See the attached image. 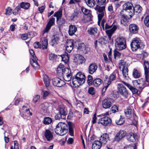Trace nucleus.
Masks as SVG:
<instances>
[{
  "instance_id": "obj_1",
  "label": "nucleus",
  "mask_w": 149,
  "mask_h": 149,
  "mask_svg": "<svg viewBox=\"0 0 149 149\" xmlns=\"http://www.w3.org/2000/svg\"><path fill=\"white\" fill-rule=\"evenodd\" d=\"M95 9L97 12L98 19L97 22L98 24L100 26L101 20L102 19L100 27L103 30H106V33L107 35L109 38L110 39L112 35L118 28V25H113V24L110 25L106 23V20L104 18H103L104 15L105 6H97L95 8Z\"/></svg>"
},
{
  "instance_id": "obj_2",
  "label": "nucleus",
  "mask_w": 149,
  "mask_h": 149,
  "mask_svg": "<svg viewBox=\"0 0 149 149\" xmlns=\"http://www.w3.org/2000/svg\"><path fill=\"white\" fill-rule=\"evenodd\" d=\"M74 127L73 124L71 122H68V124L60 122L56 125L55 132L57 134L61 136L63 135L67 132L68 129L70 135L71 136H73Z\"/></svg>"
},
{
  "instance_id": "obj_3",
  "label": "nucleus",
  "mask_w": 149,
  "mask_h": 149,
  "mask_svg": "<svg viewBox=\"0 0 149 149\" xmlns=\"http://www.w3.org/2000/svg\"><path fill=\"white\" fill-rule=\"evenodd\" d=\"M123 10L120 13V14L121 16L120 22L121 24L126 26L127 25V20L129 19V18L128 16L124 15L123 13V12L125 10L128 13L130 16V18H131L134 15V11L132 9L133 6L131 3L127 2L125 3L123 5Z\"/></svg>"
},
{
  "instance_id": "obj_4",
  "label": "nucleus",
  "mask_w": 149,
  "mask_h": 149,
  "mask_svg": "<svg viewBox=\"0 0 149 149\" xmlns=\"http://www.w3.org/2000/svg\"><path fill=\"white\" fill-rule=\"evenodd\" d=\"M86 77L81 72H78L72 78V82L75 86H78L83 84L85 81Z\"/></svg>"
},
{
  "instance_id": "obj_5",
  "label": "nucleus",
  "mask_w": 149,
  "mask_h": 149,
  "mask_svg": "<svg viewBox=\"0 0 149 149\" xmlns=\"http://www.w3.org/2000/svg\"><path fill=\"white\" fill-rule=\"evenodd\" d=\"M115 46L116 49L121 50L125 49L126 47L125 39L122 37H119L115 40Z\"/></svg>"
},
{
  "instance_id": "obj_6",
  "label": "nucleus",
  "mask_w": 149,
  "mask_h": 149,
  "mask_svg": "<svg viewBox=\"0 0 149 149\" xmlns=\"http://www.w3.org/2000/svg\"><path fill=\"white\" fill-rule=\"evenodd\" d=\"M119 68L120 70H122V72L124 77L125 79L128 78V69L126 63L123 60H120L119 62Z\"/></svg>"
},
{
  "instance_id": "obj_7",
  "label": "nucleus",
  "mask_w": 149,
  "mask_h": 149,
  "mask_svg": "<svg viewBox=\"0 0 149 149\" xmlns=\"http://www.w3.org/2000/svg\"><path fill=\"white\" fill-rule=\"evenodd\" d=\"M143 44L142 42L138 38L133 39L131 44V47L133 51H135L139 48L142 47Z\"/></svg>"
},
{
  "instance_id": "obj_8",
  "label": "nucleus",
  "mask_w": 149,
  "mask_h": 149,
  "mask_svg": "<svg viewBox=\"0 0 149 149\" xmlns=\"http://www.w3.org/2000/svg\"><path fill=\"white\" fill-rule=\"evenodd\" d=\"M146 81L143 78L136 80L133 81L132 83L135 87L142 90L145 86V83Z\"/></svg>"
},
{
  "instance_id": "obj_9",
  "label": "nucleus",
  "mask_w": 149,
  "mask_h": 149,
  "mask_svg": "<svg viewBox=\"0 0 149 149\" xmlns=\"http://www.w3.org/2000/svg\"><path fill=\"white\" fill-rule=\"evenodd\" d=\"M118 92L125 98L127 97L128 92L126 88L122 84H119L117 85Z\"/></svg>"
},
{
  "instance_id": "obj_10",
  "label": "nucleus",
  "mask_w": 149,
  "mask_h": 149,
  "mask_svg": "<svg viewBox=\"0 0 149 149\" xmlns=\"http://www.w3.org/2000/svg\"><path fill=\"white\" fill-rule=\"evenodd\" d=\"M57 72L59 74L62 73V75L72 73L71 70L69 68H65L64 65L61 63H60L58 66Z\"/></svg>"
},
{
  "instance_id": "obj_11",
  "label": "nucleus",
  "mask_w": 149,
  "mask_h": 149,
  "mask_svg": "<svg viewBox=\"0 0 149 149\" xmlns=\"http://www.w3.org/2000/svg\"><path fill=\"white\" fill-rule=\"evenodd\" d=\"M127 134L125 131L121 130L116 134L114 138V141L116 142H119L127 136Z\"/></svg>"
},
{
  "instance_id": "obj_12",
  "label": "nucleus",
  "mask_w": 149,
  "mask_h": 149,
  "mask_svg": "<svg viewBox=\"0 0 149 149\" xmlns=\"http://www.w3.org/2000/svg\"><path fill=\"white\" fill-rule=\"evenodd\" d=\"M66 114L65 109L63 107H61L59 109V112L56 114L55 118L56 120L60 119H65Z\"/></svg>"
},
{
  "instance_id": "obj_13",
  "label": "nucleus",
  "mask_w": 149,
  "mask_h": 149,
  "mask_svg": "<svg viewBox=\"0 0 149 149\" xmlns=\"http://www.w3.org/2000/svg\"><path fill=\"white\" fill-rule=\"evenodd\" d=\"M144 76L145 80L148 83H149V63L148 61H144Z\"/></svg>"
},
{
  "instance_id": "obj_14",
  "label": "nucleus",
  "mask_w": 149,
  "mask_h": 149,
  "mask_svg": "<svg viewBox=\"0 0 149 149\" xmlns=\"http://www.w3.org/2000/svg\"><path fill=\"white\" fill-rule=\"evenodd\" d=\"M113 102V100L111 98H106L102 101V106L105 109L109 108Z\"/></svg>"
},
{
  "instance_id": "obj_15",
  "label": "nucleus",
  "mask_w": 149,
  "mask_h": 149,
  "mask_svg": "<svg viewBox=\"0 0 149 149\" xmlns=\"http://www.w3.org/2000/svg\"><path fill=\"white\" fill-rule=\"evenodd\" d=\"M111 119L107 116H105L99 119L98 124H101L107 126L111 123Z\"/></svg>"
},
{
  "instance_id": "obj_16",
  "label": "nucleus",
  "mask_w": 149,
  "mask_h": 149,
  "mask_svg": "<svg viewBox=\"0 0 149 149\" xmlns=\"http://www.w3.org/2000/svg\"><path fill=\"white\" fill-rule=\"evenodd\" d=\"M88 34L93 37L97 38L99 35V33L96 27H91L88 29Z\"/></svg>"
},
{
  "instance_id": "obj_17",
  "label": "nucleus",
  "mask_w": 149,
  "mask_h": 149,
  "mask_svg": "<svg viewBox=\"0 0 149 149\" xmlns=\"http://www.w3.org/2000/svg\"><path fill=\"white\" fill-rule=\"evenodd\" d=\"M53 85L57 87H61L65 84L64 81L58 78H55L52 80Z\"/></svg>"
},
{
  "instance_id": "obj_18",
  "label": "nucleus",
  "mask_w": 149,
  "mask_h": 149,
  "mask_svg": "<svg viewBox=\"0 0 149 149\" xmlns=\"http://www.w3.org/2000/svg\"><path fill=\"white\" fill-rule=\"evenodd\" d=\"M97 68V66L95 63L90 64L88 68V72L89 74H93L96 72Z\"/></svg>"
},
{
  "instance_id": "obj_19",
  "label": "nucleus",
  "mask_w": 149,
  "mask_h": 149,
  "mask_svg": "<svg viewBox=\"0 0 149 149\" xmlns=\"http://www.w3.org/2000/svg\"><path fill=\"white\" fill-rule=\"evenodd\" d=\"M138 136L132 132L128 133L126 136L127 139L129 141L134 142L137 139Z\"/></svg>"
},
{
  "instance_id": "obj_20",
  "label": "nucleus",
  "mask_w": 149,
  "mask_h": 149,
  "mask_svg": "<svg viewBox=\"0 0 149 149\" xmlns=\"http://www.w3.org/2000/svg\"><path fill=\"white\" fill-rule=\"evenodd\" d=\"M44 136L48 141H50L53 138V133L49 130H46L44 132Z\"/></svg>"
},
{
  "instance_id": "obj_21",
  "label": "nucleus",
  "mask_w": 149,
  "mask_h": 149,
  "mask_svg": "<svg viewBox=\"0 0 149 149\" xmlns=\"http://www.w3.org/2000/svg\"><path fill=\"white\" fill-rule=\"evenodd\" d=\"M139 28L135 24H131L129 26V31L132 33H136L138 31Z\"/></svg>"
},
{
  "instance_id": "obj_22",
  "label": "nucleus",
  "mask_w": 149,
  "mask_h": 149,
  "mask_svg": "<svg viewBox=\"0 0 149 149\" xmlns=\"http://www.w3.org/2000/svg\"><path fill=\"white\" fill-rule=\"evenodd\" d=\"M37 60L38 59L36 57H35L34 59L30 60V62L34 68L36 69H39L40 68V66L37 62Z\"/></svg>"
},
{
  "instance_id": "obj_23",
  "label": "nucleus",
  "mask_w": 149,
  "mask_h": 149,
  "mask_svg": "<svg viewBox=\"0 0 149 149\" xmlns=\"http://www.w3.org/2000/svg\"><path fill=\"white\" fill-rule=\"evenodd\" d=\"M73 47V41L70 40L68 41L66 44V49L67 51L69 53L71 52Z\"/></svg>"
},
{
  "instance_id": "obj_24",
  "label": "nucleus",
  "mask_w": 149,
  "mask_h": 149,
  "mask_svg": "<svg viewBox=\"0 0 149 149\" xmlns=\"http://www.w3.org/2000/svg\"><path fill=\"white\" fill-rule=\"evenodd\" d=\"M125 114L127 117L130 118L134 114V110L131 107H129L124 111Z\"/></svg>"
},
{
  "instance_id": "obj_25",
  "label": "nucleus",
  "mask_w": 149,
  "mask_h": 149,
  "mask_svg": "<svg viewBox=\"0 0 149 149\" xmlns=\"http://www.w3.org/2000/svg\"><path fill=\"white\" fill-rule=\"evenodd\" d=\"M77 30V27L75 25L71 24L69 26L68 33L70 36H72L74 34Z\"/></svg>"
},
{
  "instance_id": "obj_26",
  "label": "nucleus",
  "mask_w": 149,
  "mask_h": 149,
  "mask_svg": "<svg viewBox=\"0 0 149 149\" xmlns=\"http://www.w3.org/2000/svg\"><path fill=\"white\" fill-rule=\"evenodd\" d=\"M102 146L101 141H95L93 143L92 145V149H100Z\"/></svg>"
},
{
  "instance_id": "obj_27",
  "label": "nucleus",
  "mask_w": 149,
  "mask_h": 149,
  "mask_svg": "<svg viewBox=\"0 0 149 149\" xmlns=\"http://www.w3.org/2000/svg\"><path fill=\"white\" fill-rule=\"evenodd\" d=\"M41 111L42 112V113L44 114L47 113L48 111V104L46 103L42 104L41 105Z\"/></svg>"
},
{
  "instance_id": "obj_28",
  "label": "nucleus",
  "mask_w": 149,
  "mask_h": 149,
  "mask_svg": "<svg viewBox=\"0 0 149 149\" xmlns=\"http://www.w3.org/2000/svg\"><path fill=\"white\" fill-rule=\"evenodd\" d=\"M109 135L105 133L102 135L100 138V141L102 143H106L108 139Z\"/></svg>"
},
{
  "instance_id": "obj_29",
  "label": "nucleus",
  "mask_w": 149,
  "mask_h": 149,
  "mask_svg": "<svg viewBox=\"0 0 149 149\" xmlns=\"http://www.w3.org/2000/svg\"><path fill=\"white\" fill-rule=\"evenodd\" d=\"M59 40V38L57 36H54L52 37L51 44L52 46L57 44Z\"/></svg>"
},
{
  "instance_id": "obj_30",
  "label": "nucleus",
  "mask_w": 149,
  "mask_h": 149,
  "mask_svg": "<svg viewBox=\"0 0 149 149\" xmlns=\"http://www.w3.org/2000/svg\"><path fill=\"white\" fill-rule=\"evenodd\" d=\"M75 58L77 59V63L79 64H82L85 61L84 58L79 54H77L76 55Z\"/></svg>"
},
{
  "instance_id": "obj_31",
  "label": "nucleus",
  "mask_w": 149,
  "mask_h": 149,
  "mask_svg": "<svg viewBox=\"0 0 149 149\" xmlns=\"http://www.w3.org/2000/svg\"><path fill=\"white\" fill-rule=\"evenodd\" d=\"M62 61H64L65 63H67L69 60V56L67 52L61 55Z\"/></svg>"
},
{
  "instance_id": "obj_32",
  "label": "nucleus",
  "mask_w": 149,
  "mask_h": 149,
  "mask_svg": "<svg viewBox=\"0 0 149 149\" xmlns=\"http://www.w3.org/2000/svg\"><path fill=\"white\" fill-rule=\"evenodd\" d=\"M132 9L133 10L134 15L135 12L138 13H141L142 11V8L140 5H137L134 7H133Z\"/></svg>"
},
{
  "instance_id": "obj_33",
  "label": "nucleus",
  "mask_w": 149,
  "mask_h": 149,
  "mask_svg": "<svg viewBox=\"0 0 149 149\" xmlns=\"http://www.w3.org/2000/svg\"><path fill=\"white\" fill-rule=\"evenodd\" d=\"M43 81L46 87L49 88L50 80L49 77L46 74L44 75Z\"/></svg>"
},
{
  "instance_id": "obj_34",
  "label": "nucleus",
  "mask_w": 149,
  "mask_h": 149,
  "mask_svg": "<svg viewBox=\"0 0 149 149\" xmlns=\"http://www.w3.org/2000/svg\"><path fill=\"white\" fill-rule=\"evenodd\" d=\"M115 79L116 76L113 73L110 75L109 78H108L107 76H105L104 81H107L108 82H109V83H110V84L111 82L113 80H115Z\"/></svg>"
},
{
  "instance_id": "obj_35",
  "label": "nucleus",
  "mask_w": 149,
  "mask_h": 149,
  "mask_svg": "<svg viewBox=\"0 0 149 149\" xmlns=\"http://www.w3.org/2000/svg\"><path fill=\"white\" fill-rule=\"evenodd\" d=\"M102 81L101 79L97 78L93 80V84L95 86L98 87L102 84Z\"/></svg>"
},
{
  "instance_id": "obj_36",
  "label": "nucleus",
  "mask_w": 149,
  "mask_h": 149,
  "mask_svg": "<svg viewBox=\"0 0 149 149\" xmlns=\"http://www.w3.org/2000/svg\"><path fill=\"white\" fill-rule=\"evenodd\" d=\"M132 75L135 78H139L140 77V72L136 69H134L132 73Z\"/></svg>"
},
{
  "instance_id": "obj_37",
  "label": "nucleus",
  "mask_w": 149,
  "mask_h": 149,
  "mask_svg": "<svg viewBox=\"0 0 149 149\" xmlns=\"http://www.w3.org/2000/svg\"><path fill=\"white\" fill-rule=\"evenodd\" d=\"M20 7L25 9H28L30 6V4L27 2H22L20 3Z\"/></svg>"
},
{
  "instance_id": "obj_38",
  "label": "nucleus",
  "mask_w": 149,
  "mask_h": 149,
  "mask_svg": "<svg viewBox=\"0 0 149 149\" xmlns=\"http://www.w3.org/2000/svg\"><path fill=\"white\" fill-rule=\"evenodd\" d=\"M88 6L90 7H93L95 5V2L94 0H84Z\"/></svg>"
},
{
  "instance_id": "obj_39",
  "label": "nucleus",
  "mask_w": 149,
  "mask_h": 149,
  "mask_svg": "<svg viewBox=\"0 0 149 149\" xmlns=\"http://www.w3.org/2000/svg\"><path fill=\"white\" fill-rule=\"evenodd\" d=\"M42 48L43 49H46L47 48L48 45V41L46 38H44L42 40Z\"/></svg>"
},
{
  "instance_id": "obj_40",
  "label": "nucleus",
  "mask_w": 149,
  "mask_h": 149,
  "mask_svg": "<svg viewBox=\"0 0 149 149\" xmlns=\"http://www.w3.org/2000/svg\"><path fill=\"white\" fill-rule=\"evenodd\" d=\"M57 24L58 25L59 27L61 25L64 24L66 22L65 19L63 18H61L56 20Z\"/></svg>"
},
{
  "instance_id": "obj_41",
  "label": "nucleus",
  "mask_w": 149,
  "mask_h": 149,
  "mask_svg": "<svg viewBox=\"0 0 149 149\" xmlns=\"http://www.w3.org/2000/svg\"><path fill=\"white\" fill-rule=\"evenodd\" d=\"M72 76V73H70L67 74L63 75V77L65 81H69L71 80Z\"/></svg>"
},
{
  "instance_id": "obj_42",
  "label": "nucleus",
  "mask_w": 149,
  "mask_h": 149,
  "mask_svg": "<svg viewBox=\"0 0 149 149\" xmlns=\"http://www.w3.org/2000/svg\"><path fill=\"white\" fill-rule=\"evenodd\" d=\"M52 121V119L49 117L44 118L42 121L43 123L45 125H49L50 124Z\"/></svg>"
},
{
  "instance_id": "obj_43",
  "label": "nucleus",
  "mask_w": 149,
  "mask_h": 149,
  "mask_svg": "<svg viewBox=\"0 0 149 149\" xmlns=\"http://www.w3.org/2000/svg\"><path fill=\"white\" fill-rule=\"evenodd\" d=\"M62 10L58 11L55 12L54 15V17H56V20L62 17Z\"/></svg>"
},
{
  "instance_id": "obj_44",
  "label": "nucleus",
  "mask_w": 149,
  "mask_h": 149,
  "mask_svg": "<svg viewBox=\"0 0 149 149\" xmlns=\"http://www.w3.org/2000/svg\"><path fill=\"white\" fill-rule=\"evenodd\" d=\"M104 82V84L105 86L102 89V95H103L104 93L108 86L110 85V83L107 81Z\"/></svg>"
},
{
  "instance_id": "obj_45",
  "label": "nucleus",
  "mask_w": 149,
  "mask_h": 149,
  "mask_svg": "<svg viewBox=\"0 0 149 149\" xmlns=\"http://www.w3.org/2000/svg\"><path fill=\"white\" fill-rule=\"evenodd\" d=\"M144 23L147 27H149V15L146 16L144 20Z\"/></svg>"
},
{
  "instance_id": "obj_46",
  "label": "nucleus",
  "mask_w": 149,
  "mask_h": 149,
  "mask_svg": "<svg viewBox=\"0 0 149 149\" xmlns=\"http://www.w3.org/2000/svg\"><path fill=\"white\" fill-rule=\"evenodd\" d=\"M55 21V18L54 17H52L49 20L47 24L52 26L54 24Z\"/></svg>"
},
{
  "instance_id": "obj_47",
  "label": "nucleus",
  "mask_w": 149,
  "mask_h": 149,
  "mask_svg": "<svg viewBox=\"0 0 149 149\" xmlns=\"http://www.w3.org/2000/svg\"><path fill=\"white\" fill-rule=\"evenodd\" d=\"M111 111L113 113H115L118 111V107L116 105H113L111 108Z\"/></svg>"
},
{
  "instance_id": "obj_48",
  "label": "nucleus",
  "mask_w": 149,
  "mask_h": 149,
  "mask_svg": "<svg viewBox=\"0 0 149 149\" xmlns=\"http://www.w3.org/2000/svg\"><path fill=\"white\" fill-rule=\"evenodd\" d=\"M124 121L122 117V116H120V118L119 119L116 120V123L118 125H121L123 123Z\"/></svg>"
},
{
  "instance_id": "obj_49",
  "label": "nucleus",
  "mask_w": 149,
  "mask_h": 149,
  "mask_svg": "<svg viewBox=\"0 0 149 149\" xmlns=\"http://www.w3.org/2000/svg\"><path fill=\"white\" fill-rule=\"evenodd\" d=\"M87 78V82L89 85H92L93 82L92 76L89 75L88 76Z\"/></svg>"
},
{
  "instance_id": "obj_50",
  "label": "nucleus",
  "mask_w": 149,
  "mask_h": 149,
  "mask_svg": "<svg viewBox=\"0 0 149 149\" xmlns=\"http://www.w3.org/2000/svg\"><path fill=\"white\" fill-rule=\"evenodd\" d=\"M121 55V53H120L119 52L116 50L114 51V56L115 59L117 58H119Z\"/></svg>"
},
{
  "instance_id": "obj_51",
  "label": "nucleus",
  "mask_w": 149,
  "mask_h": 149,
  "mask_svg": "<svg viewBox=\"0 0 149 149\" xmlns=\"http://www.w3.org/2000/svg\"><path fill=\"white\" fill-rule=\"evenodd\" d=\"M81 10L83 13L86 15H87L90 13V10L85 8L84 7H82Z\"/></svg>"
},
{
  "instance_id": "obj_52",
  "label": "nucleus",
  "mask_w": 149,
  "mask_h": 149,
  "mask_svg": "<svg viewBox=\"0 0 149 149\" xmlns=\"http://www.w3.org/2000/svg\"><path fill=\"white\" fill-rule=\"evenodd\" d=\"M14 146H12L11 147V149H19V144L16 141H14Z\"/></svg>"
},
{
  "instance_id": "obj_53",
  "label": "nucleus",
  "mask_w": 149,
  "mask_h": 149,
  "mask_svg": "<svg viewBox=\"0 0 149 149\" xmlns=\"http://www.w3.org/2000/svg\"><path fill=\"white\" fill-rule=\"evenodd\" d=\"M129 89L131 91L133 94H136L138 93V91L135 87H134L131 86V87L130 88H129Z\"/></svg>"
},
{
  "instance_id": "obj_54",
  "label": "nucleus",
  "mask_w": 149,
  "mask_h": 149,
  "mask_svg": "<svg viewBox=\"0 0 149 149\" xmlns=\"http://www.w3.org/2000/svg\"><path fill=\"white\" fill-rule=\"evenodd\" d=\"M124 149H137V146L136 144H134L133 146L129 145L124 147Z\"/></svg>"
},
{
  "instance_id": "obj_55",
  "label": "nucleus",
  "mask_w": 149,
  "mask_h": 149,
  "mask_svg": "<svg viewBox=\"0 0 149 149\" xmlns=\"http://www.w3.org/2000/svg\"><path fill=\"white\" fill-rule=\"evenodd\" d=\"M20 9V7L19 6H17L13 12V13L16 15L18 14L19 10Z\"/></svg>"
},
{
  "instance_id": "obj_56",
  "label": "nucleus",
  "mask_w": 149,
  "mask_h": 149,
  "mask_svg": "<svg viewBox=\"0 0 149 149\" xmlns=\"http://www.w3.org/2000/svg\"><path fill=\"white\" fill-rule=\"evenodd\" d=\"M88 92L91 95H94L95 93V91L94 88L93 87H90L88 90Z\"/></svg>"
},
{
  "instance_id": "obj_57",
  "label": "nucleus",
  "mask_w": 149,
  "mask_h": 149,
  "mask_svg": "<svg viewBox=\"0 0 149 149\" xmlns=\"http://www.w3.org/2000/svg\"><path fill=\"white\" fill-rule=\"evenodd\" d=\"M97 4L99 5H102L105 4L106 0H96Z\"/></svg>"
},
{
  "instance_id": "obj_58",
  "label": "nucleus",
  "mask_w": 149,
  "mask_h": 149,
  "mask_svg": "<svg viewBox=\"0 0 149 149\" xmlns=\"http://www.w3.org/2000/svg\"><path fill=\"white\" fill-rule=\"evenodd\" d=\"M51 27V26L47 24L45 28L43 31V34H42V35L44 34V33H47L49 30L50 29Z\"/></svg>"
},
{
  "instance_id": "obj_59",
  "label": "nucleus",
  "mask_w": 149,
  "mask_h": 149,
  "mask_svg": "<svg viewBox=\"0 0 149 149\" xmlns=\"http://www.w3.org/2000/svg\"><path fill=\"white\" fill-rule=\"evenodd\" d=\"M79 14V12L78 11L76 10L75 11L74 13L72 15V19H73L75 18H77L78 17V15Z\"/></svg>"
},
{
  "instance_id": "obj_60",
  "label": "nucleus",
  "mask_w": 149,
  "mask_h": 149,
  "mask_svg": "<svg viewBox=\"0 0 149 149\" xmlns=\"http://www.w3.org/2000/svg\"><path fill=\"white\" fill-rule=\"evenodd\" d=\"M91 15L88 16L86 18H84L82 20V22L84 23H87L91 21V19L90 17Z\"/></svg>"
},
{
  "instance_id": "obj_61",
  "label": "nucleus",
  "mask_w": 149,
  "mask_h": 149,
  "mask_svg": "<svg viewBox=\"0 0 149 149\" xmlns=\"http://www.w3.org/2000/svg\"><path fill=\"white\" fill-rule=\"evenodd\" d=\"M105 39L103 37H101L98 40L99 42L101 45H104L106 43Z\"/></svg>"
},
{
  "instance_id": "obj_62",
  "label": "nucleus",
  "mask_w": 149,
  "mask_h": 149,
  "mask_svg": "<svg viewBox=\"0 0 149 149\" xmlns=\"http://www.w3.org/2000/svg\"><path fill=\"white\" fill-rule=\"evenodd\" d=\"M43 93V99H45L47 97L50 93L46 91H42Z\"/></svg>"
},
{
  "instance_id": "obj_63",
  "label": "nucleus",
  "mask_w": 149,
  "mask_h": 149,
  "mask_svg": "<svg viewBox=\"0 0 149 149\" xmlns=\"http://www.w3.org/2000/svg\"><path fill=\"white\" fill-rule=\"evenodd\" d=\"M49 59L50 60H53L56 58V55L54 54L51 53L49 55Z\"/></svg>"
},
{
  "instance_id": "obj_64",
  "label": "nucleus",
  "mask_w": 149,
  "mask_h": 149,
  "mask_svg": "<svg viewBox=\"0 0 149 149\" xmlns=\"http://www.w3.org/2000/svg\"><path fill=\"white\" fill-rule=\"evenodd\" d=\"M21 38L22 40H24L28 39L29 38L27 33L22 34L21 36Z\"/></svg>"
}]
</instances>
